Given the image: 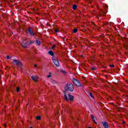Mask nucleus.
<instances>
[{"label": "nucleus", "mask_w": 128, "mask_h": 128, "mask_svg": "<svg viewBox=\"0 0 128 128\" xmlns=\"http://www.w3.org/2000/svg\"><path fill=\"white\" fill-rule=\"evenodd\" d=\"M4 126L6 128V125H4Z\"/></svg>", "instance_id": "obj_29"}, {"label": "nucleus", "mask_w": 128, "mask_h": 128, "mask_svg": "<svg viewBox=\"0 0 128 128\" xmlns=\"http://www.w3.org/2000/svg\"><path fill=\"white\" fill-rule=\"evenodd\" d=\"M94 14H96V12H94Z\"/></svg>", "instance_id": "obj_32"}, {"label": "nucleus", "mask_w": 128, "mask_h": 128, "mask_svg": "<svg viewBox=\"0 0 128 128\" xmlns=\"http://www.w3.org/2000/svg\"><path fill=\"white\" fill-rule=\"evenodd\" d=\"M111 68H114V65H110Z\"/></svg>", "instance_id": "obj_26"}, {"label": "nucleus", "mask_w": 128, "mask_h": 128, "mask_svg": "<svg viewBox=\"0 0 128 128\" xmlns=\"http://www.w3.org/2000/svg\"><path fill=\"white\" fill-rule=\"evenodd\" d=\"M124 40H125L126 42H128V38H125Z\"/></svg>", "instance_id": "obj_23"}, {"label": "nucleus", "mask_w": 128, "mask_h": 128, "mask_svg": "<svg viewBox=\"0 0 128 128\" xmlns=\"http://www.w3.org/2000/svg\"><path fill=\"white\" fill-rule=\"evenodd\" d=\"M30 128H33L32 127H30Z\"/></svg>", "instance_id": "obj_31"}, {"label": "nucleus", "mask_w": 128, "mask_h": 128, "mask_svg": "<svg viewBox=\"0 0 128 128\" xmlns=\"http://www.w3.org/2000/svg\"><path fill=\"white\" fill-rule=\"evenodd\" d=\"M28 44L26 42H24L23 44H22V47L24 48H28Z\"/></svg>", "instance_id": "obj_9"}, {"label": "nucleus", "mask_w": 128, "mask_h": 128, "mask_svg": "<svg viewBox=\"0 0 128 128\" xmlns=\"http://www.w3.org/2000/svg\"><path fill=\"white\" fill-rule=\"evenodd\" d=\"M52 62L58 68L60 66V62H58V58L56 57H53L52 58Z\"/></svg>", "instance_id": "obj_4"}, {"label": "nucleus", "mask_w": 128, "mask_h": 128, "mask_svg": "<svg viewBox=\"0 0 128 128\" xmlns=\"http://www.w3.org/2000/svg\"><path fill=\"white\" fill-rule=\"evenodd\" d=\"M91 118H92L93 122H95V124H96V118H94V115H91Z\"/></svg>", "instance_id": "obj_11"}, {"label": "nucleus", "mask_w": 128, "mask_h": 128, "mask_svg": "<svg viewBox=\"0 0 128 128\" xmlns=\"http://www.w3.org/2000/svg\"><path fill=\"white\" fill-rule=\"evenodd\" d=\"M78 32V29L75 28L73 30V32Z\"/></svg>", "instance_id": "obj_18"}, {"label": "nucleus", "mask_w": 128, "mask_h": 128, "mask_svg": "<svg viewBox=\"0 0 128 128\" xmlns=\"http://www.w3.org/2000/svg\"><path fill=\"white\" fill-rule=\"evenodd\" d=\"M96 70V68H92V70Z\"/></svg>", "instance_id": "obj_27"}, {"label": "nucleus", "mask_w": 128, "mask_h": 128, "mask_svg": "<svg viewBox=\"0 0 128 128\" xmlns=\"http://www.w3.org/2000/svg\"><path fill=\"white\" fill-rule=\"evenodd\" d=\"M28 32L29 34H30L31 36H36V34L34 32V31L32 30L30 28H28Z\"/></svg>", "instance_id": "obj_6"}, {"label": "nucleus", "mask_w": 128, "mask_h": 128, "mask_svg": "<svg viewBox=\"0 0 128 128\" xmlns=\"http://www.w3.org/2000/svg\"><path fill=\"white\" fill-rule=\"evenodd\" d=\"M72 82L76 86H81V88H84V85L82 84L78 80L73 78Z\"/></svg>", "instance_id": "obj_2"}, {"label": "nucleus", "mask_w": 128, "mask_h": 128, "mask_svg": "<svg viewBox=\"0 0 128 128\" xmlns=\"http://www.w3.org/2000/svg\"><path fill=\"white\" fill-rule=\"evenodd\" d=\"M65 90L69 92H74V84L72 83H68L65 86Z\"/></svg>", "instance_id": "obj_1"}, {"label": "nucleus", "mask_w": 128, "mask_h": 128, "mask_svg": "<svg viewBox=\"0 0 128 128\" xmlns=\"http://www.w3.org/2000/svg\"><path fill=\"white\" fill-rule=\"evenodd\" d=\"M6 58L7 60H10V56H7Z\"/></svg>", "instance_id": "obj_24"}, {"label": "nucleus", "mask_w": 128, "mask_h": 128, "mask_svg": "<svg viewBox=\"0 0 128 128\" xmlns=\"http://www.w3.org/2000/svg\"><path fill=\"white\" fill-rule=\"evenodd\" d=\"M36 118V120H40V116H37Z\"/></svg>", "instance_id": "obj_19"}, {"label": "nucleus", "mask_w": 128, "mask_h": 128, "mask_svg": "<svg viewBox=\"0 0 128 128\" xmlns=\"http://www.w3.org/2000/svg\"><path fill=\"white\" fill-rule=\"evenodd\" d=\"M62 72L63 74H66V71L64 70H62Z\"/></svg>", "instance_id": "obj_20"}, {"label": "nucleus", "mask_w": 128, "mask_h": 128, "mask_svg": "<svg viewBox=\"0 0 128 128\" xmlns=\"http://www.w3.org/2000/svg\"><path fill=\"white\" fill-rule=\"evenodd\" d=\"M86 94L88 96V98H94V96L92 93L90 92H88L86 93Z\"/></svg>", "instance_id": "obj_7"}, {"label": "nucleus", "mask_w": 128, "mask_h": 128, "mask_svg": "<svg viewBox=\"0 0 128 128\" xmlns=\"http://www.w3.org/2000/svg\"><path fill=\"white\" fill-rule=\"evenodd\" d=\"M48 54H50V56H54V52H52V51H49L48 52Z\"/></svg>", "instance_id": "obj_13"}, {"label": "nucleus", "mask_w": 128, "mask_h": 128, "mask_svg": "<svg viewBox=\"0 0 128 128\" xmlns=\"http://www.w3.org/2000/svg\"><path fill=\"white\" fill-rule=\"evenodd\" d=\"M32 78L33 80H34V82H38V78L32 76Z\"/></svg>", "instance_id": "obj_10"}, {"label": "nucleus", "mask_w": 128, "mask_h": 128, "mask_svg": "<svg viewBox=\"0 0 128 128\" xmlns=\"http://www.w3.org/2000/svg\"><path fill=\"white\" fill-rule=\"evenodd\" d=\"M88 128H92V127H89Z\"/></svg>", "instance_id": "obj_30"}, {"label": "nucleus", "mask_w": 128, "mask_h": 128, "mask_svg": "<svg viewBox=\"0 0 128 128\" xmlns=\"http://www.w3.org/2000/svg\"><path fill=\"white\" fill-rule=\"evenodd\" d=\"M55 32H58V30L56 29V30H55Z\"/></svg>", "instance_id": "obj_25"}, {"label": "nucleus", "mask_w": 128, "mask_h": 128, "mask_svg": "<svg viewBox=\"0 0 128 128\" xmlns=\"http://www.w3.org/2000/svg\"><path fill=\"white\" fill-rule=\"evenodd\" d=\"M51 76H52V72H50L49 75L47 76V78H50Z\"/></svg>", "instance_id": "obj_16"}, {"label": "nucleus", "mask_w": 128, "mask_h": 128, "mask_svg": "<svg viewBox=\"0 0 128 128\" xmlns=\"http://www.w3.org/2000/svg\"><path fill=\"white\" fill-rule=\"evenodd\" d=\"M34 42H36V41L32 40L30 42V44H34Z\"/></svg>", "instance_id": "obj_17"}, {"label": "nucleus", "mask_w": 128, "mask_h": 128, "mask_svg": "<svg viewBox=\"0 0 128 128\" xmlns=\"http://www.w3.org/2000/svg\"><path fill=\"white\" fill-rule=\"evenodd\" d=\"M54 48H56V45L54 44V45L51 48H52V50H54Z\"/></svg>", "instance_id": "obj_22"}, {"label": "nucleus", "mask_w": 128, "mask_h": 128, "mask_svg": "<svg viewBox=\"0 0 128 128\" xmlns=\"http://www.w3.org/2000/svg\"><path fill=\"white\" fill-rule=\"evenodd\" d=\"M16 90V92H20V88L17 87Z\"/></svg>", "instance_id": "obj_21"}, {"label": "nucleus", "mask_w": 128, "mask_h": 128, "mask_svg": "<svg viewBox=\"0 0 128 128\" xmlns=\"http://www.w3.org/2000/svg\"><path fill=\"white\" fill-rule=\"evenodd\" d=\"M76 8H78V6L76 5H73L72 8L74 10H76Z\"/></svg>", "instance_id": "obj_15"}, {"label": "nucleus", "mask_w": 128, "mask_h": 128, "mask_svg": "<svg viewBox=\"0 0 128 128\" xmlns=\"http://www.w3.org/2000/svg\"><path fill=\"white\" fill-rule=\"evenodd\" d=\"M36 46H40V40H36Z\"/></svg>", "instance_id": "obj_12"}, {"label": "nucleus", "mask_w": 128, "mask_h": 128, "mask_svg": "<svg viewBox=\"0 0 128 128\" xmlns=\"http://www.w3.org/2000/svg\"><path fill=\"white\" fill-rule=\"evenodd\" d=\"M36 66H38V65L35 64V65H34V67H35V68H36Z\"/></svg>", "instance_id": "obj_28"}, {"label": "nucleus", "mask_w": 128, "mask_h": 128, "mask_svg": "<svg viewBox=\"0 0 128 128\" xmlns=\"http://www.w3.org/2000/svg\"><path fill=\"white\" fill-rule=\"evenodd\" d=\"M102 124H103V126H104V128H108V122H102Z\"/></svg>", "instance_id": "obj_8"}, {"label": "nucleus", "mask_w": 128, "mask_h": 128, "mask_svg": "<svg viewBox=\"0 0 128 128\" xmlns=\"http://www.w3.org/2000/svg\"><path fill=\"white\" fill-rule=\"evenodd\" d=\"M68 98L66 94H64V98L66 100V102H68L69 100L71 101L74 100V96H72V94H68Z\"/></svg>", "instance_id": "obj_3"}, {"label": "nucleus", "mask_w": 128, "mask_h": 128, "mask_svg": "<svg viewBox=\"0 0 128 128\" xmlns=\"http://www.w3.org/2000/svg\"><path fill=\"white\" fill-rule=\"evenodd\" d=\"M13 64H15L16 66H22V64L19 62L18 60H14Z\"/></svg>", "instance_id": "obj_5"}, {"label": "nucleus", "mask_w": 128, "mask_h": 128, "mask_svg": "<svg viewBox=\"0 0 128 128\" xmlns=\"http://www.w3.org/2000/svg\"><path fill=\"white\" fill-rule=\"evenodd\" d=\"M50 82H52V84H56V81L52 80V78L50 79Z\"/></svg>", "instance_id": "obj_14"}]
</instances>
